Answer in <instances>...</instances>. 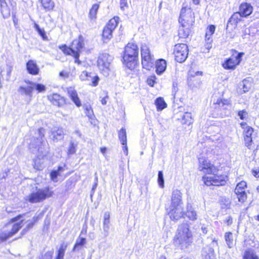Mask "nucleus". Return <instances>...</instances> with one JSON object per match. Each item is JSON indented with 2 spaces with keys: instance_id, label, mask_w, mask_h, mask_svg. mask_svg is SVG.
Masks as SVG:
<instances>
[{
  "instance_id": "nucleus-1",
  "label": "nucleus",
  "mask_w": 259,
  "mask_h": 259,
  "mask_svg": "<svg viewBox=\"0 0 259 259\" xmlns=\"http://www.w3.org/2000/svg\"><path fill=\"white\" fill-rule=\"evenodd\" d=\"M199 169L200 171L212 176L202 177L204 184L207 186H223L226 183L227 177L225 175H218V169L209 160L204 157H199Z\"/></svg>"
},
{
  "instance_id": "nucleus-2",
  "label": "nucleus",
  "mask_w": 259,
  "mask_h": 259,
  "mask_svg": "<svg viewBox=\"0 0 259 259\" xmlns=\"http://www.w3.org/2000/svg\"><path fill=\"white\" fill-rule=\"evenodd\" d=\"M193 240L192 232L187 223H183L179 226L174 241L176 245H179L181 249L189 246Z\"/></svg>"
},
{
  "instance_id": "nucleus-3",
  "label": "nucleus",
  "mask_w": 259,
  "mask_h": 259,
  "mask_svg": "<svg viewBox=\"0 0 259 259\" xmlns=\"http://www.w3.org/2000/svg\"><path fill=\"white\" fill-rule=\"evenodd\" d=\"M139 49L137 45L128 43L125 47L123 56V63L130 70L134 69L137 64Z\"/></svg>"
},
{
  "instance_id": "nucleus-4",
  "label": "nucleus",
  "mask_w": 259,
  "mask_h": 259,
  "mask_svg": "<svg viewBox=\"0 0 259 259\" xmlns=\"http://www.w3.org/2000/svg\"><path fill=\"white\" fill-rule=\"evenodd\" d=\"M36 135L34 141L29 144V148L32 149V152L37 151L41 154L47 152L49 149V145L47 142L44 140L45 129L44 128H39Z\"/></svg>"
},
{
  "instance_id": "nucleus-5",
  "label": "nucleus",
  "mask_w": 259,
  "mask_h": 259,
  "mask_svg": "<svg viewBox=\"0 0 259 259\" xmlns=\"http://www.w3.org/2000/svg\"><path fill=\"white\" fill-rule=\"evenodd\" d=\"M83 47V40L79 38V39L74 40L70 47H67L66 45H64L60 47V49L64 54L74 57L75 63L80 64V61L79 60V53Z\"/></svg>"
},
{
  "instance_id": "nucleus-6",
  "label": "nucleus",
  "mask_w": 259,
  "mask_h": 259,
  "mask_svg": "<svg viewBox=\"0 0 259 259\" xmlns=\"http://www.w3.org/2000/svg\"><path fill=\"white\" fill-rule=\"evenodd\" d=\"M53 192L50 191L49 187L39 189L35 192L31 193L27 196L26 200L30 203H37L42 201L48 197H51Z\"/></svg>"
},
{
  "instance_id": "nucleus-7",
  "label": "nucleus",
  "mask_w": 259,
  "mask_h": 259,
  "mask_svg": "<svg viewBox=\"0 0 259 259\" xmlns=\"http://www.w3.org/2000/svg\"><path fill=\"white\" fill-rule=\"evenodd\" d=\"M113 60V57L107 53L100 54L98 59L97 65L104 76H108L110 71V64Z\"/></svg>"
},
{
  "instance_id": "nucleus-8",
  "label": "nucleus",
  "mask_w": 259,
  "mask_h": 259,
  "mask_svg": "<svg viewBox=\"0 0 259 259\" xmlns=\"http://www.w3.org/2000/svg\"><path fill=\"white\" fill-rule=\"evenodd\" d=\"M141 55L143 68L149 70L153 67L155 59L153 56L151 55L149 48L146 45L144 44L141 46Z\"/></svg>"
},
{
  "instance_id": "nucleus-9",
  "label": "nucleus",
  "mask_w": 259,
  "mask_h": 259,
  "mask_svg": "<svg viewBox=\"0 0 259 259\" xmlns=\"http://www.w3.org/2000/svg\"><path fill=\"white\" fill-rule=\"evenodd\" d=\"M179 21L183 27H191L195 21L194 14L191 9L183 8Z\"/></svg>"
},
{
  "instance_id": "nucleus-10",
  "label": "nucleus",
  "mask_w": 259,
  "mask_h": 259,
  "mask_svg": "<svg viewBox=\"0 0 259 259\" xmlns=\"http://www.w3.org/2000/svg\"><path fill=\"white\" fill-rule=\"evenodd\" d=\"M188 47L185 44H178L175 46L173 54L175 60L179 63H183L188 57Z\"/></svg>"
},
{
  "instance_id": "nucleus-11",
  "label": "nucleus",
  "mask_w": 259,
  "mask_h": 259,
  "mask_svg": "<svg viewBox=\"0 0 259 259\" xmlns=\"http://www.w3.org/2000/svg\"><path fill=\"white\" fill-rule=\"evenodd\" d=\"M244 54L243 53H239L236 51H234L232 55L230 58L227 59L223 63V67L228 70L235 69L236 66L241 62Z\"/></svg>"
},
{
  "instance_id": "nucleus-12",
  "label": "nucleus",
  "mask_w": 259,
  "mask_h": 259,
  "mask_svg": "<svg viewBox=\"0 0 259 259\" xmlns=\"http://www.w3.org/2000/svg\"><path fill=\"white\" fill-rule=\"evenodd\" d=\"M118 19V17H114L110 19L104 28L102 36L104 42H107L112 38L113 31L117 26Z\"/></svg>"
},
{
  "instance_id": "nucleus-13",
  "label": "nucleus",
  "mask_w": 259,
  "mask_h": 259,
  "mask_svg": "<svg viewBox=\"0 0 259 259\" xmlns=\"http://www.w3.org/2000/svg\"><path fill=\"white\" fill-rule=\"evenodd\" d=\"M23 221L14 224L12 226V229L10 231H4L0 233V243L6 241L9 238L15 234L23 226Z\"/></svg>"
},
{
  "instance_id": "nucleus-14",
  "label": "nucleus",
  "mask_w": 259,
  "mask_h": 259,
  "mask_svg": "<svg viewBox=\"0 0 259 259\" xmlns=\"http://www.w3.org/2000/svg\"><path fill=\"white\" fill-rule=\"evenodd\" d=\"M243 134L245 145L250 149H251L253 140L254 139V130L251 127L247 126L244 130Z\"/></svg>"
},
{
  "instance_id": "nucleus-15",
  "label": "nucleus",
  "mask_w": 259,
  "mask_h": 259,
  "mask_svg": "<svg viewBox=\"0 0 259 259\" xmlns=\"http://www.w3.org/2000/svg\"><path fill=\"white\" fill-rule=\"evenodd\" d=\"M243 16L238 12L234 13L229 19L226 26V31H229L237 26V23L241 20Z\"/></svg>"
},
{
  "instance_id": "nucleus-16",
  "label": "nucleus",
  "mask_w": 259,
  "mask_h": 259,
  "mask_svg": "<svg viewBox=\"0 0 259 259\" xmlns=\"http://www.w3.org/2000/svg\"><path fill=\"white\" fill-rule=\"evenodd\" d=\"M171 208L168 212L171 220L178 221L184 216V212L182 206H171Z\"/></svg>"
},
{
  "instance_id": "nucleus-17",
  "label": "nucleus",
  "mask_w": 259,
  "mask_h": 259,
  "mask_svg": "<svg viewBox=\"0 0 259 259\" xmlns=\"http://www.w3.org/2000/svg\"><path fill=\"white\" fill-rule=\"evenodd\" d=\"M65 135L64 129L61 127H54L51 131L50 138L54 142H58L63 139Z\"/></svg>"
},
{
  "instance_id": "nucleus-18",
  "label": "nucleus",
  "mask_w": 259,
  "mask_h": 259,
  "mask_svg": "<svg viewBox=\"0 0 259 259\" xmlns=\"http://www.w3.org/2000/svg\"><path fill=\"white\" fill-rule=\"evenodd\" d=\"M182 193L180 190L176 189L172 193L170 206H182Z\"/></svg>"
},
{
  "instance_id": "nucleus-19",
  "label": "nucleus",
  "mask_w": 259,
  "mask_h": 259,
  "mask_svg": "<svg viewBox=\"0 0 259 259\" xmlns=\"http://www.w3.org/2000/svg\"><path fill=\"white\" fill-rule=\"evenodd\" d=\"M26 69L28 73L32 75L38 74L39 71L36 62L32 60H30L27 62Z\"/></svg>"
},
{
  "instance_id": "nucleus-20",
  "label": "nucleus",
  "mask_w": 259,
  "mask_h": 259,
  "mask_svg": "<svg viewBox=\"0 0 259 259\" xmlns=\"http://www.w3.org/2000/svg\"><path fill=\"white\" fill-rule=\"evenodd\" d=\"M252 12V7L250 4L245 3L241 4L240 6L239 12L243 17H247L250 15Z\"/></svg>"
},
{
  "instance_id": "nucleus-21",
  "label": "nucleus",
  "mask_w": 259,
  "mask_h": 259,
  "mask_svg": "<svg viewBox=\"0 0 259 259\" xmlns=\"http://www.w3.org/2000/svg\"><path fill=\"white\" fill-rule=\"evenodd\" d=\"M91 74L92 73H89L87 71H84L82 72L80 75V78L82 80L87 79L88 80H90L89 78H91V79H92V85L93 87H96L98 84L99 81V77L97 75L92 76H91Z\"/></svg>"
},
{
  "instance_id": "nucleus-22",
  "label": "nucleus",
  "mask_w": 259,
  "mask_h": 259,
  "mask_svg": "<svg viewBox=\"0 0 259 259\" xmlns=\"http://www.w3.org/2000/svg\"><path fill=\"white\" fill-rule=\"evenodd\" d=\"M48 98L53 104L59 107L63 105L65 102L64 98L58 94H53Z\"/></svg>"
},
{
  "instance_id": "nucleus-23",
  "label": "nucleus",
  "mask_w": 259,
  "mask_h": 259,
  "mask_svg": "<svg viewBox=\"0 0 259 259\" xmlns=\"http://www.w3.org/2000/svg\"><path fill=\"white\" fill-rule=\"evenodd\" d=\"M68 93L71 100L73 102L75 105L78 107H80L81 106V101L78 98L76 91L73 89L70 88L68 90Z\"/></svg>"
},
{
  "instance_id": "nucleus-24",
  "label": "nucleus",
  "mask_w": 259,
  "mask_h": 259,
  "mask_svg": "<svg viewBox=\"0 0 259 259\" xmlns=\"http://www.w3.org/2000/svg\"><path fill=\"white\" fill-rule=\"evenodd\" d=\"M166 62L163 59H159L156 63V72L157 74L161 75L165 70Z\"/></svg>"
},
{
  "instance_id": "nucleus-25",
  "label": "nucleus",
  "mask_w": 259,
  "mask_h": 259,
  "mask_svg": "<svg viewBox=\"0 0 259 259\" xmlns=\"http://www.w3.org/2000/svg\"><path fill=\"white\" fill-rule=\"evenodd\" d=\"M83 108L84 111V113L88 116L91 122L93 123V120L95 118V116L94 114L93 110L90 104H85L83 106Z\"/></svg>"
},
{
  "instance_id": "nucleus-26",
  "label": "nucleus",
  "mask_w": 259,
  "mask_h": 259,
  "mask_svg": "<svg viewBox=\"0 0 259 259\" xmlns=\"http://www.w3.org/2000/svg\"><path fill=\"white\" fill-rule=\"evenodd\" d=\"M33 91L32 85L30 84L27 87H20L18 90L21 95L28 96L30 98L32 96Z\"/></svg>"
},
{
  "instance_id": "nucleus-27",
  "label": "nucleus",
  "mask_w": 259,
  "mask_h": 259,
  "mask_svg": "<svg viewBox=\"0 0 259 259\" xmlns=\"http://www.w3.org/2000/svg\"><path fill=\"white\" fill-rule=\"evenodd\" d=\"M186 215L192 221H195L197 219V213L191 206H188Z\"/></svg>"
},
{
  "instance_id": "nucleus-28",
  "label": "nucleus",
  "mask_w": 259,
  "mask_h": 259,
  "mask_svg": "<svg viewBox=\"0 0 259 259\" xmlns=\"http://www.w3.org/2000/svg\"><path fill=\"white\" fill-rule=\"evenodd\" d=\"M1 11L4 18H7L10 15V10L8 8L5 0H0Z\"/></svg>"
},
{
  "instance_id": "nucleus-29",
  "label": "nucleus",
  "mask_w": 259,
  "mask_h": 259,
  "mask_svg": "<svg viewBox=\"0 0 259 259\" xmlns=\"http://www.w3.org/2000/svg\"><path fill=\"white\" fill-rule=\"evenodd\" d=\"M26 82L29 84L32 85L33 90L35 89L38 93L45 92L46 91V87L42 84L34 82L31 81H26Z\"/></svg>"
},
{
  "instance_id": "nucleus-30",
  "label": "nucleus",
  "mask_w": 259,
  "mask_h": 259,
  "mask_svg": "<svg viewBox=\"0 0 259 259\" xmlns=\"http://www.w3.org/2000/svg\"><path fill=\"white\" fill-rule=\"evenodd\" d=\"M213 249L212 248L206 246L202 250V255L203 259H212Z\"/></svg>"
},
{
  "instance_id": "nucleus-31",
  "label": "nucleus",
  "mask_w": 259,
  "mask_h": 259,
  "mask_svg": "<svg viewBox=\"0 0 259 259\" xmlns=\"http://www.w3.org/2000/svg\"><path fill=\"white\" fill-rule=\"evenodd\" d=\"M190 28L191 27H183L181 25L179 30V36L180 38H187L190 34Z\"/></svg>"
},
{
  "instance_id": "nucleus-32",
  "label": "nucleus",
  "mask_w": 259,
  "mask_h": 259,
  "mask_svg": "<svg viewBox=\"0 0 259 259\" xmlns=\"http://www.w3.org/2000/svg\"><path fill=\"white\" fill-rule=\"evenodd\" d=\"M67 247V244L64 243H62L57 251L56 259H64L65 252Z\"/></svg>"
},
{
  "instance_id": "nucleus-33",
  "label": "nucleus",
  "mask_w": 259,
  "mask_h": 259,
  "mask_svg": "<svg viewBox=\"0 0 259 259\" xmlns=\"http://www.w3.org/2000/svg\"><path fill=\"white\" fill-rule=\"evenodd\" d=\"M41 4L47 11L52 10L55 6L54 2L52 0H41Z\"/></svg>"
},
{
  "instance_id": "nucleus-34",
  "label": "nucleus",
  "mask_w": 259,
  "mask_h": 259,
  "mask_svg": "<svg viewBox=\"0 0 259 259\" xmlns=\"http://www.w3.org/2000/svg\"><path fill=\"white\" fill-rule=\"evenodd\" d=\"M155 104L158 111H161L166 107V104L162 97L157 98L155 101Z\"/></svg>"
},
{
  "instance_id": "nucleus-35",
  "label": "nucleus",
  "mask_w": 259,
  "mask_h": 259,
  "mask_svg": "<svg viewBox=\"0 0 259 259\" xmlns=\"http://www.w3.org/2000/svg\"><path fill=\"white\" fill-rule=\"evenodd\" d=\"M118 138L122 145L126 144V133L125 129L123 127L121 128L118 133Z\"/></svg>"
},
{
  "instance_id": "nucleus-36",
  "label": "nucleus",
  "mask_w": 259,
  "mask_h": 259,
  "mask_svg": "<svg viewBox=\"0 0 259 259\" xmlns=\"http://www.w3.org/2000/svg\"><path fill=\"white\" fill-rule=\"evenodd\" d=\"M192 122L193 119L191 113L188 112H185L182 117V123L190 125Z\"/></svg>"
},
{
  "instance_id": "nucleus-37",
  "label": "nucleus",
  "mask_w": 259,
  "mask_h": 259,
  "mask_svg": "<svg viewBox=\"0 0 259 259\" xmlns=\"http://www.w3.org/2000/svg\"><path fill=\"white\" fill-rule=\"evenodd\" d=\"M64 170V169L63 167L61 166L58 167V169L52 170L50 174L51 179L54 181H56V179H57V177L59 176L61 172H63Z\"/></svg>"
},
{
  "instance_id": "nucleus-38",
  "label": "nucleus",
  "mask_w": 259,
  "mask_h": 259,
  "mask_svg": "<svg viewBox=\"0 0 259 259\" xmlns=\"http://www.w3.org/2000/svg\"><path fill=\"white\" fill-rule=\"evenodd\" d=\"M225 238L228 246L229 248H232L234 245L232 233L231 232L226 233L225 235Z\"/></svg>"
},
{
  "instance_id": "nucleus-39",
  "label": "nucleus",
  "mask_w": 259,
  "mask_h": 259,
  "mask_svg": "<svg viewBox=\"0 0 259 259\" xmlns=\"http://www.w3.org/2000/svg\"><path fill=\"white\" fill-rule=\"evenodd\" d=\"M244 259H259V257L252 250H246L244 255Z\"/></svg>"
},
{
  "instance_id": "nucleus-40",
  "label": "nucleus",
  "mask_w": 259,
  "mask_h": 259,
  "mask_svg": "<svg viewBox=\"0 0 259 259\" xmlns=\"http://www.w3.org/2000/svg\"><path fill=\"white\" fill-rule=\"evenodd\" d=\"M34 27L37 31L39 35L42 37L43 40H48V36H47L46 32L44 29L40 28L39 26L36 23H34Z\"/></svg>"
},
{
  "instance_id": "nucleus-41",
  "label": "nucleus",
  "mask_w": 259,
  "mask_h": 259,
  "mask_svg": "<svg viewBox=\"0 0 259 259\" xmlns=\"http://www.w3.org/2000/svg\"><path fill=\"white\" fill-rule=\"evenodd\" d=\"M243 93L248 92L251 87V83L247 79H244L240 84Z\"/></svg>"
},
{
  "instance_id": "nucleus-42",
  "label": "nucleus",
  "mask_w": 259,
  "mask_h": 259,
  "mask_svg": "<svg viewBox=\"0 0 259 259\" xmlns=\"http://www.w3.org/2000/svg\"><path fill=\"white\" fill-rule=\"evenodd\" d=\"M246 183L244 181H241L239 183L235 189V193H241V192L245 191V189L246 187Z\"/></svg>"
},
{
  "instance_id": "nucleus-43",
  "label": "nucleus",
  "mask_w": 259,
  "mask_h": 259,
  "mask_svg": "<svg viewBox=\"0 0 259 259\" xmlns=\"http://www.w3.org/2000/svg\"><path fill=\"white\" fill-rule=\"evenodd\" d=\"M86 242V240L84 238H80L76 241L75 244L73 248V251H75L76 249H79V247L82 246Z\"/></svg>"
},
{
  "instance_id": "nucleus-44",
  "label": "nucleus",
  "mask_w": 259,
  "mask_h": 259,
  "mask_svg": "<svg viewBox=\"0 0 259 259\" xmlns=\"http://www.w3.org/2000/svg\"><path fill=\"white\" fill-rule=\"evenodd\" d=\"M99 6L98 4H94L93 5L91 9L90 10L89 15L91 19L95 18L96 16L99 9Z\"/></svg>"
},
{
  "instance_id": "nucleus-45",
  "label": "nucleus",
  "mask_w": 259,
  "mask_h": 259,
  "mask_svg": "<svg viewBox=\"0 0 259 259\" xmlns=\"http://www.w3.org/2000/svg\"><path fill=\"white\" fill-rule=\"evenodd\" d=\"M157 181L159 187L161 188L164 187V181L163 174L162 171H159L158 173Z\"/></svg>"
},
{
  "instance_id": "nucleus-46",
  "label": "nucleus",
  "mask_w": 259,
  "mask_h": 259,
  "mask_svg": "<svg viewBox=\"0 0 259 259\" xmlns=\"http://www.w3.org/2000/svg\"><path fill=\"white\" fill-rule=\"evenodd\" d=\"M215 27L214 25H209L207 28V30L206 31L205 33V38L209 37L211 38V35L214 33L215 31Z\"/></svg>"
},
{
  "instance_id": "nucleus-47",
  "label": "nucleus",
  "mask_w": 259,
  "mask_h": 259,
  "mask_svg": "<svg viewBox=\"0 0 259 259\" xmlns=\"http://www.w3.org/2000/svg\"><path fill=\"white\" fill-rule=\"evenodd\" d=\"M203 72L201 71H194V70H190L189 72V79L192 80L193 78L198 76H202Z\"/></svg>"
},
{
  "instance_id": "nucleus-48",
  "label": "nucleus",
  "mask_w": 259,
  "mask_h": 259,
  "mask_svg": "<svg viewBox=\"0 0 259 259\" xmlns=\"http://www.w3.org/2000/svg\"><path fill=\"white\" fill-rule=\"evenodd\" d=\"M241 193H235L238 197V200L239 202H244L247 198V195L245 193V191L241 192Z\"/></svg>"
},
{
  "instance_id": "nucleus-49",
  "label": "nucleus",
  "mask_w": 259,
  "mask_h": 259,
  "mask_svg": "<svg viewBox=\"0 0 259 259\" xmlns=\"http://www.w3.org/2000/svg\"><path fill=\"white\" fill-rule=\"evenodd\" d=\"M76 148L73 142H71L68 150V154L72 155L75 153Z\"/></svg>"
},
{
  "instance_id": "nucleus-50",
  "label": "nucleus",
  "mask_w": 259,
  "mask_h": 259,
  "mask_svg": "<svg viewBox=\"0 0 259 259\" xmlns=\"http://www.w3.org/2000/svg\"><path fill=\"white\" fill-rule=\"evenodd\" d=\"M212 42V39L211 38H209V37L205 38V44L204 47L207 50H209V49H210L211 48Z\"/></svg>"
},
{
  "instance_id": "nucleus-51",
  "label": "nucleus",
  "mask_w": 259,
  "mask_h": 259,
  "mask_svg": "<svg viewBox=\"0 0 259 259\" xmlns=\"http://www.w3.org/2000/svg\"><path fill=\"white\" fill-rule=\"evenodd\" d=\"M110 228V225H103V229L104 235L105 237H107L109 235Z\"/></svg>"
},
{
  "instance_id": "nucleus-52",
  "label": "nucleus",
  "mask_w": 259,
  "mask_h": 259,
  "mask_svg": "<svg viewBox=\"0 0 259 259\" xmlns=\"http://www.w3.org/2000/svg\"><path fill=\"white\" fill-rule=\"evenodd\" d=\"M238 115L242 120L244 119L248 115L247 112L245 110L239 111Z\"/></svg>"
},
{
  "instance_id": "nucleus-53",
  "label": "nucleus",
  "mask_w": 259,
  "mask_h": 259,
  "mask_svg": "<svg viewBox=\"0 0 259 259\" xmlns=\"http://www.w3.org/2000/svg\"><path fill=\"white\" fill-rule=\"evenodd\" d=\"M120 9L124 11L125 7H127V0H120Z\"/></svg>"
},
{
  "instance_id": "nucleus-54",
  "label": "nucleus",
  "mask_w": 259,
  "mask_h": 259,
  "mask_svg": "<svg viewBox=\"0 0 259 259\" xmlns=\"http://www.w3.org/2000/svg\"><path fill=\"white\" fill-rule=\"evenodd\" d=\"M230 104L229 101L227 100H221L218 102L220 107H223L224 105H228Z\"/></svg>"
},
{
  "instance_id": "nucleus-55",
  "label": "nucleus",
  "mask_w": 259,
  "mask_h": 259,
  "mask_svg": "<svg viewBox=\"0 0 259 259\" xmlns=\"http://www.w3.org/2000/svg\"><path fill=\"white\" fill-rule=\"evenodd\" d=\"M105 96L101 100V102L102 104L103 105H106L107 104V99H108L109 98L107 93H105Z\"/></svg>"
},
{
  "instance_id": "nucleus-56",
  "label": "nucleus",
  "mask_w": 259,
  "mask_h": 259,
  "mask_svg": "<svg viewBox=\"0 0 259 259\" xmlns=\"http://www.w3.org/2000/svg\"><path fill=\"white\" fill-rule=\"evenodd\" d=\"M225 223L228 225H231L233 223L232 218L231 216H228L225 220Z\"/></svg>"
},
{
  "instance_id": "nucleus-57",
  "label": "nucleus",
  "mask_w": 259,
  "mask_h": 259,
  "mask_svg": "<svg viewBox=\"0 0 259 259\" xmlns=\"http://www.w3.org/2000/svg\"><path fill=\"white\" fill-rule=\"evenodd\" d=\"M147 83L151 87H153L155 83V80L152 78H148L147 80Z\"/></svg>"
},
{
  "instance_id": "nucleus-58",
  "label": "nucleus",
  "mask_w": 259,
  "mask_h": 259,
  "mask_svg": "<svg viewBox=\"0 0 259 259\" xmlns=\"http://www.w3.org/2000/svg\"><path fill=\"white\" fill-rule=\"evenodd\" d=\"M252 175L256 178H259V168L253 169L252 171Z\"/></svg>"
},
{
  "instance_id": "nucleus-59",
  "label": "nucleus",
  "mask_w": 259,
  "mask_h": 259,
  "mask_svg": "<svg viewBox=\"0 0 259 259\" xmlns=\"http://www.w3.org/2000/svg\"><path fill=\"white\" fill-rule=\"evenodd\" d=\"M37 218H33L34 222L32 223H30L27 225V229H29L33 227L34 225V223L37 221Z\"/></svg>"
},
{
  "instance_id": "nucleus-60",
  "label": "nucleus",
  "mask_w": 259,
  "mask_h": 259,
  "mask_svg": "<svg viewBox=\"0 0 259 259\" xmlns=\"http://www.w3.org/2000/svg\"><path fill=\"white\" fill-rule=\"evenodd\" d=\"M201 231L202 232V233L204 234H206L207 233V228L206 226H205L204 225H203L202 227H201Z\"/></svg>"
},
{
  "instance_id": "nucleus-61",
  "label": "nucleus",
  "mask_w": 259,
  "mask_h": 259,
  "mask_svg": "<svg viewBox=\"0 0 259 259\" xmlns=\"http://www.w3.org/2000/svg\"><path fill=\"white\" fill-rule=\"evenodd\" d=\"M60 76L61 77H68V74L65 71H61L59 73Z\"/></svg>"
},
{
  "instance_id": "nucleus-62",
  "label": "nucleus",
  "mask_w": 259,
  "mask_h": 259,
  "mask_svg": "<svg viewBox=\"0 0 259 259\" xmlns=\"http://www.w3.org/2000/svg\"><path fill=\"white\" fill-rule=\"evenodd\" d=\"M110 219V213L109 212H105L104 214V220Z\"/></svg>"
},
{
  "instance_id": "nucleus-63",
  "label": "nucleus",
  "mask_w": 259,
  "mask_h": 259,
  "mask_svg": "<svg viewBox=\"0 0 259 259\" xmlns=\"http://www.w3.org/2000/svg\"><path fill=\"white\" fill-rule=\"evenodd\" d=\"M123 146L122 147V149H123V151L124 152V153L125 154V155H127V153H128V151H127V145L126 144H124V145H123Z\"/></svg>"
},
{
  "instance_id": "nucleus-64",
  "label": "nucleus",
  "mask_w": 259,
  "mask_h": 259,
  "mask_svg": "<svg viewBox=\"0 0 259 259\" xmlns=\"http://www.w3.org/2000/svg\"><path fill=\"white\" fill-rule=\"evenodd\" d=\"M21 217V216L20 215H18V216H17L16 217H15V218L12 219H11V222L12 223H15V222L18 221L20 219V218Z\"/></svg>"
}]
</instances>
